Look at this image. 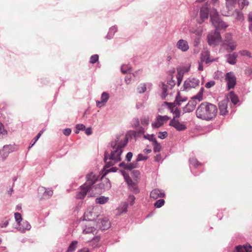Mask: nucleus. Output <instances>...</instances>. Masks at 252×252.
I'll return each mask as SVG.
<instances>
[{"mask_svg":"<svg viewBox=\"0 0 252 252\" xmlns=\"http://www.w3.org/2000/svg\"><path fill=\"white\" fill-rule=\"evenodd\" d=\"M134 77V74H128L127 75L125 79V82L127 84H129L130 83L132 80H133V78Z\"/></svg>","mask_w":252,"mask_h":252,"instance_id":"51","label":"nucleus"},{"mask_svg":"<svg viewBox=\"0 0 252 252\" xmlns=\"http://www.w3.org/2000/svg\"><path fill=\"white\" fill-rule=\"evenodd\" d=\"M226 5L228 9L232 8L233 5L235 3L236 0H225Z\"/></svg>","mask_w":252,"mask_h":252,"instance_id":"48","label":"nucleus"},{"mask_svg":"<svg viewBox=\"0 0 252 252\" xmlns=\"http://www.w3.org/2000/svg\"><path fill=\"white\" fill-rule=\"evenodd\" d=\"M133 154L131 152H128L126 157V159L127 161H130L131 160V158H132Z\"/></svg>","mask_w":252,"mask_h":252,"instance_id":"62","label":"nucleus"},{"mask_svg":"<svg viewBox=\"0 0 252 252\" xmlns=\"http://www.w3.org/2000/svg\"><path fill=\"white\" fill-rule=\"evenodd\" d=\"M197 102V101L194 100L189 101L183 108L184 113L191 112L193 111Z\"/></svg>","mask_w":252,"mask_h":252,"instance_id":"22","label":"nucleus"},{"mask_svg":"<svg viewBox=\"0 0 252 252\" xmlns=\"http://www.w3.org/2000/svg\"><path fill=\"white\" fill-rule=\"evenodd\" d=\"M146 130V128L145 127L142 126H139L138 129L137 130L134 131L133 132V135L134 137L137 139L140 136V135H144Z\"/></svg>","mask_w":252,"mask_h":252,"instance_id":"31","label":"nucleus"},{"mask_svg":"<svg viewBox=\"0 0 252 252\" xmlns=\"http://www.w3.org/2000/svg\"><path fill=\"white\" fill-rule=\"evenodd\" d=\"M16 228L22 232H24L26 230H30L31 225L28 221L22 220L21 222L17 225Z\"/></svg>","mask_w":252,"mask_h":252,"instance_id":"19","label":"nucleus"},{"mask_svg":"<svg viewBox=\"0 0 252 252\" xmlns=\"http://www.w3.org/2000/svg\"><path fill=\"white\" fill-rule=\"evenodd\" d=\"M233 252H252V247L250 245H238Z\"/></svg>","mask_w":252,"mask_h":252,"instance_id":"23","label":"nucleus"},{"mask_svg":"<svg viewBox=\"0 0 252 252\" xmlns=\"http://www.w3.org/2000/svg\"><path fill=\"white\" fill-rule=\"evenodd\" d=\"M238 3L243 7L249 4V2L247 0H238Z\"/></svg>","mask_w":252,"mask_h":252,"instance_id":"59","label":"nucleus"},{"mask_svg":"<svg viewBox=\"0 0 252 252\" xmlns=\"http://www.w3.org/2000/svg\"><path fill=\"white\" fill-rule=\"evenodd\" d=\"M131 126L133 128H137L139 126L140 121L138 118H134L131 122Z\"/></svg>","mask_w":252,"mask_h":252,"instance_id":"41","label":"nucleus"},{"mask_svg":"<svg viewBox=\"0 0 252 252\" xmlns=\"http://www.w3.org/2000/svg\"><path fill=\"white\" fill-rule=\"evenodd\" d=\"M203 91L204 88L202 87L197 94L192 98V100H197L198 102L201 101L203 99Z\"/></svg>","mask_w":252,"mask_h":252,"instance_id":"33","label":"nucleus"},{"mask_svg":"<svg viewBox=\"0 0 252 252\" xmlns=\"http://www.w3.org/2000/svg\"><path fill=\"white\" fill-rule=\"evenodd\" d=\"M209 7L207 4L203 5L200 9L199 18L197 20V23L199 24L203 23L208 18Z\"/></svg>","mask_w":252,"mask_h":252,"instance_id":"9","label":"nucleus"},{"mask_svg":"<svg viewBox=\"0 0 252 252\" xmlns=\"http://www.w3.org/2000/svg\"><path fill=\"white\" fill-rule=\"evenodd\" d=\"M215 81H210L207 82L205 84V87L207 88H210L214 86L215 85Z\"/></svg>","mask_w":252,"mask_h":252,"instance_id":"61","label":"nucleus"},{"mask_svg":"<svg viewBox=\"0 0 252 252\" xmlns=\"http://www.w3.org/2000/svg\"><path fill=\"white\" fill-rule=\"evenodd\" d=\"M227 58V62L231 64H234L236 62V59L237 57V54L236 53H233L232 54H228L226 56Z\"/></svg>","mask_w":252,"mask_h":252,"instance_id":"28","label":"nucleus"},{"mask_svg":"<svg viewBox=\"0 0 252 252\" xmlns=\"http://www.w3.org/2000/svg\"><path fill=\"white\" fill-rule=\"evenodd\" d=\"M146 90V86L145 84H141L137 87V91L139 93H144Z\"/></svg>","mask_w":252,"mask_h":252,"instance_id":"44","label":"nucleus"},{"mask_svg":"<svg viewBox=\"0 0 252 252\" xmlns=\"http://www.w3.org/2000/svg\"><path fill=\"white\" fill-rule=\"evenodd\" d=\"M175 85V81L172 79L169 80L166 84L163 83H161L160 87L162 90V93L161 95V97L163 99L165 98L166 96L167 95V92L168 91V90L172 89V87H174Z\"/></svg>","mask_w":252,"mask_h":252,"instance_id":"11","label":"nucleus"},{"mask_svg":"<svg viewBox=\"0 0 252 252\" xmlns=\"http://www.w3.org/2000/svg\"><path fill=\"white\" fill-rule=\"evenodd\" d=\"M165 103L168 104L169 107L171 109V111L174 115L173 118L175 119L176 118H179L180 116V111L177 108L175 109L174 108L175 105L173 103H168L167 102Z\"/></svg>","mask_w":252,"mask_h":252,"instance_id":"27","label":"nucleus"},{"mask_svg":"<svg viewBox=\"0 0 252 252\" xmlns=\"http://www.w3.org/2000/svg\"><path fill=\"white\" fill-rule=\"evenodd\" d=\"M96 209L94 207H90L85 212L84 215V220L88 221H93L98 217V214L95 212Z\"/></svg>","mask_w":252,"mask_h":252,"instance_id":"12","label":"nucleus"},{"mask_svg":"<svg viewBox=\"0 0 252 252\" xmlns=\"http://www.w3.org/2000/svg\"><path fill=\"white\" fill-rule=\"evenodd\" d=\"M210 18L212 24L216 28V31L219 30L225 29L228 27V25L225 23L220 19L216 9H213L211 12Z\"/></svg>","mask_w":252,"mask_h":252,"instance_id":"4","label":"nucleus"},{"mask_svg":"<svg viewBox=\"0 0 252 252\" xmlns=\"http://www.w3.org/2000/svg\"><path fill=\"white\" fill-rule=\"evenodd\" d=\"M228 98H225L220 102L219 104L220 113L221 115H225L228 113Z\"/></svg>","mask_w":252,"mask_h":252,"instance_id":"16","label":"nucleus"},{"mask_svg":"<svg viewBox=\"0 0 252 252\" xmlns=\"http://www.w3.org/2000/svg\"><path fill=\"white\" fill-rule=\"evenodd\" d=\"M229 98L230 99L231 102L234 104L236 105L239 102V99L238 96L234 94V92L231 91L230 92L229 94Z\"/></svg>","mask_w":252,"mask_h":252,"instance_id":"36","label":"nucleus"},{"mask_svg":"<svg viewBox=\"0 0 252 252\" xmlns=\"http://www.w3.org/2000/svg\"><path fill=\"white\" fill-rule=\"evenodd\" d=\"M239 53L244 56H247L248 57H251V54L250 52L247 50H242L239 52Z\"/></svg>","mask_w":252,"mask_h":252,"instance_id":"57","label":"nucleus"},{"mask_svg":"<svg viewBox=\"0 0 252 252\" xmlns=\"http://www.w3.org/2000/svg\"><path fill=\"white\" fill-rule=\"evenodd\" d=\"M43 131V130H41L40 131L38 134L36 136V137H35V139L34 140V141L32 143H31L30 146H29V149H30L31 148H32L34 144L36 142V141L38 140V139L40 138V137L41 136V134H42Z\"/></svg>","mask_w":252,"mask_h":252,"instance_id":"52","label":"nucleus"},{"mask_svg":"<svg viewBox=\"0 0 252 252\" xmlns=\"http://www.w3.org/2000/svg\"><path fill=\"white\" fill-rule=\"evenodd\" d=\"M217 113V106L208 102L202 103L196 110L197 117L206 121L212 120L216 116Z\"/></svg>","mask_w":252,"mask_h":252,"instance_id":"3","label":"nucleus"},{"mask_svg":"<svg viewBox=\"0 0 252 252\" xmlns=\"http://www.w3.org/2000/svg\"><path fill=\"white\" fill-rule=\"evenodd\" d=\"M119 166L124 168L125 169L131 170L132 169L137 168L138 164L137 163L136 161H133L130 163H126L124 162H122L120 163Z\"/></svg>","mask_w":252,"mask_h":252,"instance_id":"25","label":"nucleus"},{"mask_svg":"<svg viewBox=\"0 0 252 252\" xmlns=\"http://www.w3.org/2000/svg\"><path fill=\"white\" fill-rule=\"evenodd\" d=\"M128 139L126 135L124 134L117 136L110 143L111 152H105L104 154V161L105 165L104 166V173L103 176L110 172H116V168L112 167L107 168L113 166L122 160L121 155L124 148L127 145Z\"/></svg>","mask_w":252,"mask_h":252,"instance_id":"1","label":"nucleus"},{"mask_svg":"<svg viewBox=\"0 0 252 252\" xmlns=\"http://www.w3.org/2000/svg\"><path fill=\"white\" fill-rule=\"evenodd\" d=\"M78 242L77 241H73L69 245L66 252H74L77 248Z\"/></svg>","mask_w":252,"mask_h":252,"instance_id":"37","label":"nucleus"},{"mask_svg":"<svg viewBox=\"0 0 252 252\" xmlns=\"http://www.w3.org/2000/svg\"><path fill=\"white\" fill-rule=\"evenodd\" d=\"M187 100L186 97H182L180 95L179 92H178L177 95L176 96L175 102L173 103L174 105L176 104L177 105L180 106L181 102L186 101Z\"/></svg>","mask_w":252,"mask_h":252,"instance_id":"34","label":"nucleus"},{"mask_svg":"<svg viewBox=\"0 0 252 252\" xmlns=\"http://www.w3.org/2000/svg\"><path fill=\"white\" fill-rule=\"evenodd\" d=\"M164 196L165 193L163 191L158 189H153L150 194L151 197L154 199H157L158 198H162L164 197Z\"/></svg>","mask_w":252,"mask_h":252,"instance_id":"24","label":"nucleus"},{"mask_svg":"<svg viewBox=\"0 0 252 252\" xmlns=\"http://www.w3.org/2000/svg\"><path fill=\"white\" fill-rule=\"evenodd\" d=\"M167 136V132L166 131L159 132L158 133V137L160 139H163Z\"/></svg>","mask_w":252,"mask_h":252,"instance_id":"58","label":"nucleus"},{"mask_svg":"<svg viewBox=\"0 0 252 252\" xmlns=\"http://www.w3.org/2000/svg\"><path fill=\"white\" fill-rule=\"evenodd\" d=\"M9 223V220L7 219H4L0 224V227L1 228L6 227Z\"/></svg>","mask_w":252,"mask_h":252,"instance_id":"56","label":"nucleus"},{"mask_svg":"<svg viewBox=\"0 0 252 252\" xmlns=\"http://www.w3.org/2000/svg\"><path fill=\"white\" fill-rule=\"evenodd\" d=\"M101 226H100V228L102 230H106L110 227V222L106 218H103L101 220Z\"/></svg>","mask_w":252,"mask_h":252,"instance_id":"29","label":"nucleus"},{"mask_svg":"<svg viewBox=\"0 0 252 252\" xmlns=\"http://www.w3.org/2000/svg\"><path fill=\"white\" fill-rule=\"evenodd\" d=\"M164 200L163 199H160L157 200L154 204L156 208H160L164 205Z\"/></svg>","mask_w":252,"mask_h":252,"instance_id":"50","label":"nucleus"},{"mask_svg":"<svg viewBox=\"0 0 252 252\" xmlns=\"http://www.w3.org/2000/svg\"><path fill=\"white\" fill-rule=\"evenodd\" d=\"M117 28L116 26H113L111 27L106 37L108 39H111L113 37V35H114V33L117 32Z\"/></svg>","mask_w":252,"mask_h":252,"instance_id":"35","label":"nucleus"},{"mask_svg":"<svg viewBox=\"0 0 252 252\" xmlns=\"http://www.w3.org/2000/svg\"><path fill=\"white\" fill-rule=\"evenodd\" d=\"M189 32L191 33H194L198 37H200L202 35L203 30L201 27L194 28L191 27L189 30Z\"/></svg>","mask_w":252,"mask_h":252,"instance_id":"30","label":"nucleus"},{"mask_svg":"<svg viewBox=\"0 0 252 252\" xmlns=\"http://www.w3.org/2000/svg\"><path fill=\"white\" fill-rule=\"evenodd\" d=\"M183 77V73L181 71L178 70V73L177 75V85L178 86H180L181 82L182 81V79Z\"/></svg>","mask_w":252,"mask_h":252,"instance_id":"43","label":"nucleus"},{"mask_svg":"<svg viewBox=\"0 0 252 252\" xmlns=\"http://www.w3.org/2000/svg\"><path fill=\"white\" fill-rule=\"evenodd\" d=\"M153 144L154 146V152L157 153V152H158L160 151L161 147L160 144L158 142L157 140L156 141V143H153Z\"/></svg>","mask_w":252,"mask_h":252,"instance_id":"49","label":"nucleus"},{"mask_svg":"<svg viewBox=\"0 0 252 252\" xmlns=\"http://www.w3.org/2000/svg\"><path fill=\"white\" fill-rule=\"evenodd\" d=\"M108 200V197H106L104 196H101L100 197L96 198L95 202L96 203L103 204H104L106 202H107Z\"/></svg>","mask_w":252,"mask_h":252,"instance_id":"42","label":"nucleus"},{"mask_svg":"<svg viewBox=\"0 0 252 252\" xmlns=\"http://www.w3.org/2000/svg\"><path fill=\"white\" fill-rule=\"evenodd\" d=\"M223 46L225 48L226 50L229 52H231L236 49L237 43L233 40L230 33H226L225 34Z\"/></svg>","mask_w":252,"mask_h":252,"instance_id":"5","label":"nucleus"},{"mask_svg":"<svg viewBox=\"0 0 252 252\" xmlns=\"http://www.w3.org/2000/svg\"><path fill=\"white\" fill-rule=\"evenodd\" d=\"M200 81L195 78H188L184 83V90L189 91L192 88H195L199 86Z\"/></svg>","mask_w":252,"mask_h":252,"instance_id":"7","label":"nucleus"},{"mask_svg":"<svg viewBox=\"0 0 252 252\" xmlns=\"http://www.w3.org/2000/svg\"><path fill=\"white\" fill-rule=\"evenodd\" d=\"M135 198L133 195H130L128 197V201L130 202V204L132 205L135 201Z\"/></svg>","mask_w":252,"mask_h":252,"instance_id":"64","label":"nucleus"},{"mask_svg":"<svg viewBox=\"0 0 252 252\" xmlns=\"http://www.w3.org/2000/svg\"><path fill=\"white\" fill-rule=\"evenodd\" d=\"M16 150V148L13 145H5L2 149L0 150V160H4L10 153Z\"/></svg>","mask_w":252,"mask_h":252,"instance_id":"10","label":"nucleus"},{"mask_svg":"<svg viewBox=\"0 0 252 252\" xmlns=\"http://www.w3.org/2000/svg\"><path fill=\"white\" fill-rule=\"evenodd\" d=\"M110 97V95L107 92H104L101 95V100L96 101V105L97 107L101 108L105 105Z\"/></svg>","mask_w":252,"mask_h":252,"instance_id":"18","label":"nucleus"},{"mask_svg":"<svg viewBox=\"0 0 252 252\" xmlns=\"http://www.w3.org/2000/svg\"><path fill=\"white\" fill-rule=\"evenodd\" d=\"M221 37L220 33L217 32H210L207 36V41L209 45L216 46L221 41Z\"/></svg>","mask_w":252,"mask_h":252,"instance_id":"6","label":"nucleus"},{"mask_svg":"<svg viewBox=\"0 0 252 252\" xmlns=\"http://www.w3.org/2000/svg\"><path fill=\"white\" fill-rule=\"evenodd\" d=\"M121 70L123 73H130L131 66L129 64H123L121 66Z\"/></svg>","mask_w":252,"mask_h":252,"instance_id":"39","label":"nucleus"},{"mask_svg":"<svg viewBox=\"0 0 252 252\" xmlns=\"http://www.w3.org/2000/svg\"><path fill=\"white\" fill-rule=\"evenodd\" d=\"M127 205L126 203L122 204V206L120 208V210L122 213H125L127 211Z\"/></svg>","mask_w":252,"mask_h":252,"instance_id":"60","label":"nucleus"},{"mask_svg":"<svg viewBox=\"0 0 252 252\" xmlns=\"http://www.w3.org/2000/svg\"><path fill=\"white\" fill-rule=\"evenodd\" d=\"M143 138L145 139H147V140H149L150 141L152 142L153 143H156L157 140L155 138V135L153 134H144Z\"/></svg>","mask_w":252,"mask_h":252,"instance_id":"40","label":"nucleus"},{"mask_svg":"<svg viewBox=\"0 0 252 252\" xmlns=\"http://www.w3.org/2000/svg\"><path fill=\"white\" fill-rule=\"evenodd\" d=\"M169 126L174 127L178 131H183L187 128L184 123H181L175 118H173L170 122Z\"/></svg>","mask_w":252,"mask_h":252,"instance_id":"15","label":"nucleus"},{"mask_svg":"<svg viewBox=\"0 0 252 252\" xmlns=\"http://www.w3.org/2000/svg\"><path fill=\"white\" fill-rule=\"evenodd\" d=\"M76 133H78L80 130H83L85 129V126L83 124H78L76 126Z\"/></svg>","mask_w":252,"mask_h":252,"instance_id":"55","label":"nucleus"},{"mask_svg":"<svg viewBox=\"0 0 252 252\" xmlns=\"http://www.w3.org/2000/svg\"><path fill=\"white\" fill-rule=\"evenodd\" d=\"M125 179L128 185V189L130 191L137 193L139 192V189L137 188L136 184L133 182L132 180L126 175H124Z\"/></svg>","mask_w":252,"mask_h":252,"instance_id":"17","label":"nucleus"},{"mask_svg":"<svg viewBox=\"0 0 252 252\" xmlns=\"http://www.w3.org/2000/svg\"><path fill=\"white\" fill-rule=\"evenodd\" d=\"M95 230L96 228L94 226H91L90 225H85L83 229V233L85 234L94 233Z\"/></svg>","mask_w":252,"mask_h":252,"instance_id":"32","label":"nucleus"},{"mask_svg":"<svg viewBox=\"0 0 252 252\" xmlns=\"http://www.w3.org/2000/svg\"><path fill=\"white\" fill-rule=\"evenodd\" d=\"M189 162L191 164L195 167L201 164V163L197 160V159L194 158H190L189 159Z\"/></svg>","mask_w":252,"mask_h":252,"instance_id":"45","label":"nucleus"},{"mask_svg":"<svg viewBox=\"0 0 252 252\" xmlns=\"http://www.w3.org/2000/svg\"><path fill=\"white\" fill-rule=\"evenodd\" d=\"M215 60L214 59H210L209 51L207 49H204L201 53V62H205L206 63H208L214 62Z\"/></svg>","mask_w":252,"mask_h":252,"instance_id":"21","label":"nucleus"},{"mask_svg":"<svg viewBox=\"0 0 252 252\" xmlns=\"http://www.w3.org/2000/svg\"><path fill=\"white\" fill-rule=\"evenodd\" d=\"M176 48L182 52H186L189 49V45L187 40L183 39L178 40L176 43Z\"/></svg>","mask_w":252,"mask_h":252,"instance_id":"13","label":"nucleus"},{"mask_svg":"<svg viewBox=\"0 0 252 252\" xmlns=\"http://www.w3.org/2000/svg\"><path fill=\"white\" fill-rule=\"evenodd\" d=\"M148 157L146 156H144L142 154H139L138 155L136 160L135 161H136L137 163L138 161L146 160L148 159Z\"/></svg>","mask_w":252,"mask_h":252,"instance_id":"46","label":"nucleus"},{"mask_svg":"<svg viewBox=\"0 0 252 252\" xmlns=\"http://www.w3.org/2000/svg\"><path fill=\"white\" fill-rule=\"evenodd\" d=\"M141 124L144 126H148L149 124V117L148 116H143L140 119Z\"/></svg>","mask_w":252,"mask_h":252,"instance_id":"38","label":"nucleus"},{"mask_svg":"<svg viewBox=\"0 0 252 252\" xmlns=\"http://www.w3.org/2000/svg\"><path fill=\"white\" fill-rule=\"evenodd\" d=\"M98 60V55L97 54L91 56L90 58V63H94Z\"/></svg>","mask_w":252,"mask_h":252,"instance_id":"54","label":"nucleus"},{"mask_svg":"<svg viewBox=\"0 0 252 252\" xmlns=\"http://www.w3.org/2000/svg\"><path fill=\"white\" fill-rule=\"evenodd\" d=\"M14 218L17 224L21 222V221H22V217L21 214L19 213H15L14 214Z\"/></svg>","mask_w":252,"mask_h":252,"instance_id":"47","label":"nucleus"},{"mask_svg":"<svg viewBox=\"0 0 252 252\" xmlns=\"http://www.w3.org/2000/svg\"><path fill=\"white\" fill-rule=\"evenodd\" d=\"M102 183L100 185H97V190L98 188L103 189H110L111 185L110 181L108 179H103ZM99 191L97 190L96 193H99Z\"/></svg>","mask_w":252,"mask_h":252,"instance_id":"26","label":"nucleus"},{"mask_svg":"<svg viewBox=\"0 0 252 252\" xmlns=\"http://www.w3.org/2000/svg\"><path fill=\"white\" fill-rule=\"evenodd\" d=\"M7 133V131L4 128L3 125L0 123V138Z\"/></svg>","mask_w":252,"mask_h":252,"instance_id":"53","label":"nucleus"},{"mask_svg":"<svg viewBox=\"0 0 252 252\" xmlns=\"http://www.w3.org/2000/svg\"><path fill=\"white\" fill-rule=\"evenodd\" d=\"M170 118L167 116H160L158 115L156 121L152 124V126L153 128H158L163 125V124L167 122Z\"/></svg>","mask_w":252,"mask_h":252,"instance_id":"14","label":"nucleus"},{"mask_svg":"<svg viewBox=\"0 0 252 252\" xmlns=\"http://www.w3.org/2000/svg\"><path fill=\"white\" fill-rule=\"evenodd\" d=\"M98 177L93 172L87 175L86 182L80 186L81 190L76 194L77 199H84L88 193L90 197L93 196L96 193L97 186L95 183L97 181Z\"/></svg>","mask_w":252,"mask_h":252,"instance_id":"2","label":"nucleus"},{"mask_svg":"<svg viewBox=\"0 0 252 252\" xmlns=\"http://www.w3.org/2000/svg\"><path fill=\"white\" fill-rule=\"evenodd\" d=\"M228 90L233 89L236 84V77L232 72H227L225 75Z\"/></svg>","mask_w":252,"mask_h":252,"instance_id":"8","label":"nucleus"},{"mask_svg":"<svg viewBox=\"0 0 252 252\" xmlns=\"http://www.w3.org/2000/svg\"><path fill=\"white\" fill-rule=\"evenodd\" d=\"M38 191L39 193H43V197L46 198H50L53 194V191L51 189L43 187H39Z\"/></svg>","mask_w":252,"mask_h":252,"instance_id":"20","label":"nucleus"},{"mask_svg":"<svg viewBox=\"0 0 252 252\" xmlns=\"http://www.w3.org/2000/svg\"><path fill=\"white\" fill-rule=\"evenodd\" d=\"M71 132V129L70 128H67L63 130V133L66 136H68L70 134Z\"/></svg>","mask_w":252,"mask_h":252,"instance_id":"63","label":"nucleus"}]
</instances>
